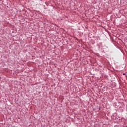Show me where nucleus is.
<instances>
[{
    "label": "nucleus",
    "mask_w": 127,
    "mask_h": 127,
    "mask_svg": "<svg viewBox=\"0 0 127 127\" xmlns=\"http://www.w3.org/2000/svg\"><path fill=\"white\" fill-rule=\"evenodd\" d=\"M124 76H125V75H126V73H123Z\"/></svg>",
    "instance_id": "f257e3e1"
}]
</instances>
